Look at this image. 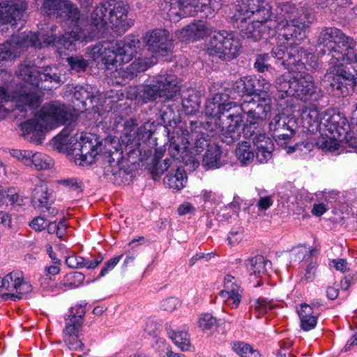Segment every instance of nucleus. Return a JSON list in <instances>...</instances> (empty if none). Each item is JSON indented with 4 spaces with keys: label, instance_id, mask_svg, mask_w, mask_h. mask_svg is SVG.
Returning <instances> with one entry per match:
<instances>
[{
    "label": "nucleus",
    "instance_id": "nucleus-24",
    "mask_svg": "<svg viewBox=\"0 0 357 357\" xmlns=\"http://www.w3.org/2000/svg\"><path fill=\"white\" fill-rule=\"evenodd\" d=\"M26 8V4L23 0L3 1L0 3V21L14 25L22 18Z\"/></svg>",
    "mask_w": 357,
    "mask_h": 357
},
{
    "label": "nucleus",
    "instance_id": "nucleus-14",
    "mask_svg": "<svg viewBox=\"0 0 357 357\" xmlns=\"http://www.w3.org/2000/svg\"><path fill=\"white\" fill-rule=\"evenodd\" d=\"M180 91L176 77L172 73L158 75L151 84L143 87L140 96L145 101L153 100L158 98L165 100L172 99Z\"/></svg>",
    "mask_w": 357,
    "mask_h": 357
},
{
    "label": "nucleus",
    "instance_id": "nucleus-51",
    "mask_svg": "<svg viewBox=\"0 0 357 357\" xmlns=\"http://www.w3.org/2000/svg\"><path fill=\"white\" fill-rule=\"evenodd\" d=\"M269 59L270 56L267 53L258 54L254 63L255 68L259 73H264L268 70L270 66L267 63V62L268 61Z\"/></svg>",
    "mask_w": 357,
    "mask_h": 357
},
{
    "label": "nucleus",
    "instance_id": "nucleus-42",
    "mask_svg": "<svg viewBox=\"0 0 357 357\" xmlns=\"http://www.w3.org/2000/svg\"><path fill=\"white\" fill-rule=\"evenodd\" d=\"M201 103L200 98L196 93L190 94L187 98L182 100V107L185 114L192 115L199 110Z\"/></svg>",
    "mask_w": 357,
    "mask_h": 357
},
{
    "label": "nucleus",
    "instance_id": "nucleus-63",
    "mask_svg": "<svg viewBox=\"0 0 357 357\" xmlns=\"http://www.w3.org/2000/svg\"><path fill=\"white\" fill-rule=\"evenodd\" d=\"M68 225L66 223V219L65 218H63L62 220H61L59 223L57 224V226H56V236L59 238L60 239H63L65 234H66V230L68 229Z\"/></svg>",
    "mask_w": 357,
    "mask_h": 357
},
{
    "label": "nucleus",
    "instance_id": "nucleus-3",
    "mask_svg": "<svg viewBox=\"0 0 357 357\" xmlns=\"http://www.w3.org/2000/svg\"><path fill=\"white\" fill-rule=\"evenodd\" d=\"M318 45L326 48L321 49V54L326 51L331 54L326 80L337 96H347L357 84L354 75L345 66L347 61L357 63V54L352 51L355 46L354 40L337 28L327 27L320 32Z\"/></svg>",
    "mask_w": 357,
    "mask_h": 357
},
{
    "label": "nucleus",
    "instance_id": "nucleus-62",
    "mask_svg": "<svg viewBox=\"0 0 357 357\" xmlns=\"http://www.w3.org/2000/svg\"><path fill=\"white\" fill-rule=\"evenodd\" d=\"M172 159H165L162 162H155V172L156 174H162L172 165Z\"/></svg>",
    "mask_w": 357,
    "mask_h": 357
},
{
    "label": "nucleus",
    "instance_id": "nucleus-47",
    "mask_svg": "<svg viewBox=\"0 0 357 357\" xmlns=\"http://www.w3.org/2000/svg\"><path fill=\"white\" fill-rule=\"evenodd\" d=\"M200 200L204 203L203 208L205 211H208L217 204V195L210 190H202L199 196Z\"/></svg>",
    "mask_w": 357,
    "mask_h": 357
},
{
    "label": "nucleus",
    "instance_id": "nucleus-13",
    "mask_svg": "<svg viewBox=\"0 0 357 357\" xmlns=\"http://www.w3.org/2000/svg\"><path fill=\"white\" fill-rule=\"evenodd\" d=\"M240 47L241 43L237 34L227 31L215 30L206 44V50L209 55L225 61L236 57Z\"/></svg>",
    "mask_w": 357,
    "mask_h": 357
},
{
    "label": "nucleus",
    "instance_id": "nucleus-35",
    "mask_svg": "<svg viewBox=\"0 0 357 357\" xmlns=\"http://www.w3.org/2000/svg\"><path fill=\"white\" fill-rule=\"evenodd\" d=\"M203 164L208 168H219L223 165L221 161V151L218 146H209L203 157Z\"/></svg>",
    "mask_w": 357,
    "mask_h": 357
},
{
    "label": "nucleus",
    "instance_id": "nucleus-6",
    "mask_svg": "<svg viewBox=\"0 0 357 357\" xmlns=\"http://www.w3.org/2000/svg\"><path fill=\"white\" fill-rule=\"evenodd\" d=\"M18 76L24 81V86L17 99L15 110L24 112L22 116L28 112L33 114L38 108L41 102V90H51L61 82L56 66H46L41 72L36 66L24 63L20 66Z\"/></svg>",
    "mask_w": 357,
    "mask_h": 357
},
{
    "label": "nucleus",
    "instance_id": "nucleus-28",
    "mask_svg": "<svg viewBox=\"0 0 357 357\" xmlns=\"http://www.w3.org/2000/svg\"><path fill=\"white\" fill-rule=\"evenodd\" d=\"M248 271L257 278L263 277L271 266V262L262 255H257L245 261Z\"/></svg>",
    "mask_w": 357,
    "mask_h": 357
},
{
    "label": "nucleus",
    "instance_id": "nucleus-17",
    "mask_svg": "<svg viewBox=\"0 0 357 357\" xmlns=\"http://www.w3.org/2000/svg\"><path fill=\"white\" fill-rule=\"evenodd\" d=\"M32 286L24 280L23 273L16 270L0 278V297L4 301H16L31 292Z\"/></svg>",
    "mask_w": 357,
    "mask_h": 357
},
{
    "label": "nucleus",
    "instance_id": "nucleus-39",
    "mask_svg": "<svg viewBox=\"0 0 357 357\" xmlns=\"http://www.w3.org/2000/svg\"><path fill=\"white\" fill-rule=\"evenodd\" d=\"M33 155L31 166H34L36 169L45 170L53 167L54 161L47 155L40 152H33Z\"/></svg>",
    "mask_w": 357,
    "mask_h": 357
},
{
    "label": "nucleus",
    "instance_id": "nucleus-57",
    "mask_svg": "<svg viewBox=\"0 0 357 357\" xmlns=\"http://www.w3.org/2000/svg\"><path fill=\"white\" fill-rule=\"evenodd\" d=\"M58 183L75 191L80 188L82 182L78 181L76 178H68L59 180Z\"/></svg>",
    "mask_w": 357,
    "mask_h": 357
},
{
    "label": "nucleus",
    "instance_id": "nucleus-9",
    "mask_svg": "<svg viewBox=\"0 0 357 357\" xmlns=\"http://www.w3.org/2000/svg\"><path fill=\"white\" fill-rule=\"evenodd\" d=\"M128 6L123 1L109 0L100 3L91 14L92 24L96 34L108 25L118 35L124 33L132 25L128 20Z\"/></svg>",
    "mask_w": 357,
    "mask_h": 357
},
{
    "label": "nucleus",
    "instance_id": "nucleus-56",
    "mask_svg": "<svg viewBox=\"0 0 357 357\" xmlns=\"http://www.w3.org/2000/svg\"><path fill=\"white\" fill-rule=\"evenodd\" d=\"M122 256H116L107 261L104 267L101 269L99 277H103L112 271L120 261Z\"/></svg>",
    "mask_w": 357,
    "mask_h": 357
},
{
    "label": "nucleus",
    "instance_id": "nucleus-31",
    "mask_svg": "<svg viewBox=\"0 0 357 357\" xmlns=\"http://www.w3.org/2000/svg\"><path fill=\"white\" fill-rule=\"evenodd\" d=\"M81 327L66 324L63 330V340L70 350H79L83 347V343L79 337Z\"/></svg>",
    "mask_w": 357,
    "mask_h": 357
},
{
    "label": "nucleus",
    "instance_id": "nucleus-36",
    "mask_svg": "<svg viewBox=\"0 0 357 357\" xmlns=\"http://www.w3.org/2000/svg\"><path fill=\"white\" fill-rule=\"evenodd\" d=\"M84 279V275L80 272H73L67 274L63 280L60 284H56L54 286H51L50 291L53 293H56L62 289L63 287L78 286Z\"/></svg>",
    "mask_w": 357,
    "mask_h": 357
},
{
    "label": "nucleus",
    "instance_id": "nucleus-19",
    "mask_svg": "<svg viewBox=\"0 0 357 357\" xmlns=\"http://www.w3.org/2000/svg\"><path fill=\"white\" fill-rule=\"evenodd\" d=\"M271 7L264 0H240L234 6L232 15L245 17H255L262 21L269 20L271 16Z\"/></svg>",
    "mask_w": 357,
    "mask_h": 357
},
{
    "label": "nucleus",
    "instance_id": "nucleus-25",
    "mask_svg": "<svg viewBox=\"0 0 357 357\" xmlns=\"http://www.w3.org/2000/svg\"><path fill=\"white\" fill-rule=\"evenodd\" d=\"M291 96H294L303 101L310 99L314 93L312 77L309 74H301L292 79Z\"/></svg>",
    "mask_w": 357,
    "mask_h": 357
},
{
    "label": "nucleus",
    "instance_id": "nucleus-12",
    "mask_svg": "<svg viewBox=\"0 0 357 357\" xmlns=\"http://www.w3.org/2000/svg\"><path fill=\"white\" fill-rule=\"evenodd\" d=\"M269 132L274 138L278 145L286 149L287 153L294 152L306 154L310 152L313 145L309 142H301L294 146H287L295 135V131L287 123V118L282 114H277L269 123Z\"/></svg>",
    "mask_w": 357,
    "mask_h": 357
},
{
    "label": "nucleus",
    "instance_id": "nucleus-22",
    "mask_svg": "<svg viewBox=\"0 0 357 357\" xmlns=\"http://www.w3.org/2000/svg\"><path fill=\"white\" fill-rule=\"evenodd\" d=\"M144 41L149 51L161 55L169 51L172 47V39L165 29H156L147 32L144 37Z\"/></svg>",
    "mask_w": 357,
    "mask_h": 357
},
{
    "label": "nucleus",
    "instance_id": "nucleus-44",
    "mask_svg": "<svg viewBox=\"0 0 357 357\" xmlns=\"http://www.w3.org/2000/svg\"><path fill=\"white\" fill-rule=\"evenodd\" d=\"M90 89L80 87L78 90H76L74 96L76 99L79 100L82 103H84L86 100H89L91 103H93L99 100L100 97L102 94L99 91H93L89 90Z\"/></svg>",
    "mask_w": 357,
    "mask_h": 357
},
{
    "label": "nucleus",
    "instance_id": "nucleus-32",
    "mask_svg": "<svg viewBox=\"0 0 357 357\" xmlns=\"http://www.w3.org/2000/svg\"><path fill=\"white\" fill-rule=\"evenodd\" d=\"M51 201V193L49 192L48 186L46 183L40 181L36 185L32 192V202L38 207H43L49 204Z\"/></svg>",
    "mask_w": 357,
    "mask_h": 357
},
{
    "label": "nucleus",
    "instance_id": "nucleus-40",
    "mask_svg": "<svg viewBox=\"0 0 357 357\" xmlns=\"http://www.w3.org/2000/svg\"><path fill=\"white\" fill-rule=\"evenodd\" d=\"M236 154L238 160L243 165H248L254 158V153L250 149V145L246 142H243L238 144L236 150Z\"/></svg>",
    "mask_w": 357,
    "mask_h": 357
},
{
    "label": "nucleus",
    "instance_id": "nucleus-23",
    "mask_svg": "<svg viewBox=\"0 0 357 357\" xmlns=\"http://www.w3.org/2000/svg\"><path fill=\"white\" fill-rule=\"evenodd\" d=\"M214 31L206 22L195 21L178 30L176 33V36L181 41H195L208 35L212 36Z\"/></svg>",
    "mask_w": 357,
    "mask_h": 357
},
{
    "label": "nucleus",
    "instance_id": "nucleus-30",
    "mask_svg": "<svg viewBox=\"0 0 357 357\" xmlns=\"http://www.w3.org/2000/svg\"><path fill=\"white\" fill-rule=\"evenodd\" d=\"M297 312L300 318L301 327L303 331H309L316 326L317 315L314 314L312 307L310 305L301 304Z\"/></svg>",
    "mask_w": 357,
    "mask_h": 357
},
{
    "label": "nucleus",
    "instance_id": "nucleus-53",
    "mask_svg": "<svg viewBox=\"0 0 357 357\" xmlns=\"http://www.w3.org/2000/svg\"><path fill=\"white\" fill-rule=\"evenodd\" d=\"M68 62L71 68L77 72L84 71L87 66V61L81 56L68 57Z\"/></svg>",
    "mask_w": 357,
    "mask_h": 357
},
{
    "label": "nucleus",
    "instance_id": "nucleus-20",
    "mask_svg": "<svg viewBox=\"0 0 357 357\" xmlns=\"http://www.w3.org/2000/svg\"><path fill=\"white\" fill-rule=\"evenodd\" d=\"M243 291L239 280L231 275H227L224 278V289L219 295L225 305L236 309L241 303Z\"/></svg>",
    "mask_w": 357,
    "mask_h": 357
},
{
    "label": "nucleus",
    "instance_id": "nucleus-49",
    "mask_svg": "<svg viewBox=\"0 0 357 357\" xmlns=\"http://www.w3.org/2000/svg\"><path fill=\"white\" fill-rule=\"evenodd\" d=\"M10 155L26 166L31 167L33 151L30 150L10 149Z\"/></svg>",
    "mask_w": 357,
    "mask_h": 357
},
{
    "label": "nucleus",
    "instance_id": "nucleus-52",
    "mask_svg": "<svg viewBox=\"0 0 357 357\" xmlns=\"http://www.w3.org/2000/svg\"><path fill=\"white\" fill-rule=\"evenodd\" d=\"M211 98L213 99V101L217 102L220 106L225 107L226 109H230L234 106V102L231 101L229 96L226 93H217Z\"/></svg>",
    "mask_w": 357,
    "mask_h": 357
},
{
    "label": "nucleus",
    "instance_id": "nucleus-29",
    "mask_svg": "<svg viewBox=\"0 0 357 357\" xmlns=\"http://www.w3.org/2000/svg\"><path fill=\"white\" fill-rule=\"evenodd\" d=\"M165 185L176 191L182 190L187 183V176L182 167L172 169L164 178Z\"/></svg>",
    "mask_w": 357,
    "mask_h": 357
},
{
    "label": "nucleus",
    "instance_id": "nucleus-54",
    "mask_svg": "<svg viewBox=\"0 0 357 357\" xmlns=\"http://www.w3.org/2000/svg\"><path fill=\"white\" fill-rule=\"evenodd\" d=\"M255 310L258 313L256 317L258 318L261 314L266 313L273 308V305L263 298H259L255 301Z\"/></svg>",
    "mask_w": 357,
    "mask_h": 357
},
{
    "label": "nucleus",
    "instance_id": "nucleus-5",
    "mask_svg": "<svg viewBox=\"0 0 357 357\" xmlns=\"http://www.w3.org/2000/svg\"><path fill=\"white\" fill-rule=\"evenodd\" d=\"M139 43V40L133 36H127L122 40L104 41L93 47V59L101 58L111 77L122 80L131 79L137 73L146 70L157 62L154 56L151 61L138 59L128 66L123 67L137 53Z\"/></svg>",
    "mask_w": 357,
    "mask_h": 357
},
{
    "label": "nucleus",
    "instance_id": "nucleus-7",
    "mask_svg": "<svg viewBox=\"0 0 357 357\" xmlns=\"http://www.w3.org/2000/svg\"><path fill=\"white\" fill-rule=\"evenodd\" d=\"M301 119L307 131L321 133L317 144L322 149L335 151L339 146L338 142L348 139L350 126L347 119L340 113H320L315 105H309L303 109Z\"/></svg>",
    "mask_w": 357,
    "mask_h": 357
},
{
    "label": "nucleus",
    "instance_id": "nucleus-21",
    "mask_svg": "<svg viewBox=\"0 0 357 357\" xmlns=\"http://www.w3.org/2000/svg\"><path fill=\"white\" fill-rule=\"evenodd\" d=\"M263 120L260 122L259 128L255 130V133L248 138L255 135L253 145L255 149L256 158L260 163H266L272 158V152L274 149V144L272 139L267 137L265 133H259ZM243 133V124L241 128V133ZM245 138L247 137L243 135Z\"/></svg>",
    "mask_w": 357,
    "mask_h": 357
},
{
    "label": "nucleus",
    "instance_id": "nucleus-58",
    "mask_svg": "<svg viewBox=\"0 0 357 357\" xmlns=\"http://www.w3.org/2000/svg\"><path fill=\"white\" fill-rule=\"evenodd\" d=\"M174 110L171 105H164L160 109V116L164 122H170L174 119Z\"/></svg>",
    "mask_w": 357,
    "mask_h": 357
},
{
    "label": "nucleus",
    "instance_id": "nucleus-10",
    "mask_svg": "<svg viewBox=\"0 0 357 357\" xmlns=\"http://www.w3.org/2000/svg\"><path fill=\"white\" fill-rule=\"evenodd\" d=\"M314 16L307 13H298L296 6L289 2H279L277 6L276 26L280 36L286 40L305 37V29L312 22Z\"/></svg>",
    "mask_w": 357,
    "mask_h": 357
},
{
    "label": "nucleus",
    "instance_id": "nucleus-43",
    "mask_svg": "<svg viewBox=\"0 0 357 357\" xmlns=\"http://www.w3.org/2000/svg\"><path fill=\"white\" fill-rule=\"evenodd\" d=\"M256 82H257L256 92L258 93V100L257 101H259L261 98H266L269 103H271L270 97L272 95L273 89L271 83L262 76H259L258 79H256ZM270 105H271V104Z\"/></svg>",
    "mask_w": 357,
    "mask_h": 357
},
{
    "label": "nucleus",
    "instance_id": "nucleus-41",
    "mask_svg": "<svg viewBox=\"0 0 357 357\" xmlns=\"http://www.w3.org/2000/svg\"><path fill=\"white\" fill-rule=\"evenodd\" d=\"M169 336L181 350L187 351L190 347V335L186 331H170Z\"/></svg>",
    "mask_w": 357,
    "mask_h": 357
},
{
    "label": "nucleus",
    "instance_id": "nucleus-11",
    "mask_svg": "<svg viewBox=\"0 0 357 357\" xmlns=\"http://www.w3.org/2000/svg\"><path fill=\"white\" fill-rule=\"evenodd\" d=\"M137 120L130 119L124 122V127L121 136V146L129 158L142 160V142L150 139L153 133L155 122L148 121L141 127H137Z\"/></svg>",
    "mask_w": 357,
    "mask_h": 357
},
{
    "label": "nucleus",
    "instance_id": "nucleus-48",
    "mask_svg": "<svg viewBox=\"0 0 357 357\" xmlns=\"http://www.w3.org/2000/svg\"><path fill=\"white\" fill-rule=\"evenodd\" d=\"M154 347L160 357H181L180 354L174 353L163 339H157Z\"/></svg>",
    "mask_w": 357,
    "mask_h": 357
},
{
    "label": "nucleus",
    "instance_id": "nucleus-50",
    "mask_svg": "<svg viewBox=\"0 0 357 357\" xmlns=\"http://www.w3.org/2000/svg\"><path fill=\"white\" fill-rule=\"evenodd\" d=\"M292 79L285 75L278 77L275 81V88L288 96H291V91L293 89L291 87Z\"/></svg>",
    "mask_w": 357,
    "mask_h": 357
},
{
    "label": "nucleus",
    "instance_id": "nucleus-15",
    "mask_svg": "<svg viewBox=\"0 0 357 357\" xmlns=\"http://www.w3.org/2000/svg\"><path fill=\"white\" fill-rule=\"evenodd\" d=\"M168 15L171 20L195 15L208 6L213 11L218 10L223 0H171Z\"/></svg>",
    "mask_w": 357,
    "mask_h": 357
},
{
    "label": "nucleus",
    "instance_id": "nucleus-2",
    "mask_svg": "<svg viewBox=\"0 0 357 357\" xmlns=\"http://www.w3.org/2000/svg\"><path fill=\"white\" fill-rule=\"evenodd\" d=\"M39 116L47 128L64 124L68 126L52 139L54 149L60 152H67L78 165H89L95 162L101 151V142L91 133H71L70 127L75 122L76 116L64 104L58 101L45 104Z\"/></svg>",
    "mask_w": 357,
    "mask_h": 357
},
{
    "label": "nucleus",
    "instance_id": "nucleus-46",
    "mask_svg": "<svg viewBox=\"0 0 357 357\" xmlns=\"http://www.w3.org/2000/svg\"><path fill=\"white\" fill-rule=\"evenodd\" d=\"M315 250L310 249L305 245H299L292 250L291 253V258L295 261H301L307 260L313 255Z\"/></svg>",
    "mask_w": 357,
    "mask_h": 357
},
{
    "label": "nucleus",
    "instance_id": "nucleus-34",
    "mask_svg": "<svg viewBox=\"0 0 357 357\" xmlns=\"http://www.w3.org/2000/svg\"><path fill=\"white\" fill-rule=\"evenodd\" d=\"M229 109H226L225 107L220 106V105L218 104L217 102L213 101L212 98L208 99V100L206 102L205 106V113L207 116H218V120L220 121L219 123H222V129H221V138H223V131H224V127H225V124L224 122H225V120L227 119V116H221V114H223L225 112L229 111Z\"/></svg>",
    "mask_w": 357,
    "mask_h": 357
},
{
    "label": "nucleus",
    "instance_id": "nucleus-38",
    "mask_svg": "<svg viewBox=\"0 0 357 357\" xmlns=\"http://www.w3.org/2000/svg\"><path fill=\"white\" fill-rule=\"evenodd\" d=\"M84 314V306L82 305H76L71 307L68 317L66 319V324L75 326L77 327H82Z\"/></svg>",
    "mask_w": 357,
    "mask_h": 357
},
{
    "label": "nucleus",
    "instance_id": "nucleus-26",
    "mask_svg": "<svg viewBox=\"0 0 357 357\" xmlns=\"http://www.w3.org/2000/svg\"><path fill=\"white\" fill-rule=\"evenodd\" d=\"M104 158L107 165L105 169L107 174H112L115 176L121 177L126 173L123 151L112 146L106 149Z\"/></svg>",
    "mask_w": 357,
    "mask_h": 357
},
{
    "label": "nucleus",
    "instance_id": "nucleus-55",
    "mask_svg": "<svg viewBox=\"0 0 357 357\" xmlns=\"http://www.w3.org/2000/svg\"><path fill=\"white\" fill-rule=\"evenodd\" d=\"M180 303L177 298L169 297L164 299L160 303V308L167 312H172L177 309Z\"/></svg>",
    "mask_w": 357,
    "mask_h": 357
},
{
    "label": "nucleus",
    "instance_id": "nucleus-64",
    "mask_svg": "<svg viewBox=\"0 0 357 357\" xmlns=\"http://www.w3.org/2000/svg\"><path fill=\"white\" fill-rule=\"evenodd\" d=\"M195 208L193 205L189 202H184L178 208V213L181 215H184L195 211Z\"/></svg>",
    "mask_w": 357,
    "mask_h": 357
},
{
    "label": "nucleus",
    "instance_id": "nucleus-18",
    "mask_svg": "<svg viewBox=\"0 0 357 357\" xmlns=\"http://www.w3.org/2000/svg\"><path fill=\"white\" fill-rule=\"evenodd\" d=\"M272 56L282 60V65L289 72H300L304 68L302 61L307 55L306 51L298 45H278L272 49Z\"/></svg>",
    "mask_w": 357,
    "mask_h": 357
},
{
    "label": "nucleus",
    "instance_id": "nucleus-59",
    "mask_svg": "<svg viewBox=\"0 0 357 357\" xmlns=\"http://www.w3.org/2000/svg\"><path fill=\"white\" fill-rule=\"evenodd\" d=\"M243 239V229L238 228L231 230L227 237L229 243L231 245H236Z\"/></svg>",
    "mask_w": 357,
    "mask_h": 357
},
{
    "label": "nucleus",
    "instance_id": "nucleus-27",
    "mask_svg": "<svg viewBox=\"0 0 357 357\" xmlns=\"http://www.w3.org/2000/svg\"><path fill=\"white\" fill-rule=\"evenodd\" d=\"M46 129L47 128L39 115L38 119H31L21 124L23 135L27 136L29 141L37 144L42 143L44 130Z\"/></svg>",
    "mask_w": 357,
    "mask_h": 357
},
{
    "label": "nucleus",
    "instance_id": "nucleus-37",
    "mask_svg": "<svg viewBox=\"0 0 357 357\" xmlns=\"http://www.w3.org/2000/svg\"><path fill=\"white\" fill-rule=\"evenodd\" d=\"M197 326L202 331L208 335L218 328L217 319L209 313L202 314L197 319Z\"/></svg>",
    "mask_w": 357,
    "mask_h": 357
},
{
    "label": "nucleus",
    "instance_id": "nucleus-8",
    "mask_svg": "<svg viewBox=\"0 0 357 357\" xmlns=\"http://www.w3.org/2000/svg\"><path fill=\"white\" fill-rule=\"evenodd\" d=\"M205 131L203 124L198 121L191 122L190 127L185 129L176 128L168 147L171 156L178 160L179 155L183 158L184 153L189 152L192 155L201 153L208 146V135Z\"/></svg>",
    "mask_w": 357,
    "mask_h": 357
},
{
    "label": "nucleus",
    "instance_id": "nucleus-1",
    "mask_svg": "<svg viewBox=\"0 0 357 357\" xmlns=\"http://www.w3.org/2000/svg\"><path fill=\"white\" fill-rule=\"evenodd\" d=\"M42 9L47 16L59 18L68 24L70 31L59 38L53 34L39 36L31 31L15 34L0 45V64L13 59L29 47H43L52 45L61 55L66 50H75V40H89L98 36L93 26L81 17L77 6L69 0H44Z\"/></svg>",
    "mask_w": 357,
    "mask_h": 357
},
{
    "label": "nucleus",
    "instance_id": "nucleus-60",
    "mask_svg": "<svg viewBox=\"0 0 357 357\" xmlns=\"http://www.w3.org/2000/svg\"><path fill=\"white\" fill-rule=\"evenodd\" d=\"M330 266H333L337 271H340L342 273L349 270L348 263L344 259H333L331 261Z\"/></svg>",
    "mask_w": 357,
    "mask_h": 357
},
{
    "label": "nucleus",
    "instance_id": "nucleus-61",
    "mask_svg": "<svg viewBox=\"0 0 357 357\" xmlns=\"http://www.w3.org/2000/svg\"><path fill=\"white\" fill-rule=\"evenodd\" d=\"M30 226L36 231H40L46 228L47 221L44 218H35L30 223Z\"/></svg>",
    "mask_w": 357,
    "mask_h": 357
},
{
    "label": "nucleus",
    "instance_id": "nucleus-33",
    "mask_svg": "<svg viewBox=\"0 0 357 357\" xmlns=\"http://www.w3.org/2000/svg\"><path fill=\"white\" fill-rule=\"evenodd\" d=\"M102 261L101 257L88 259L79 256H70L66 259V265L71 268L93 269L97 267Z\"/></svg>",
    "mask_w": 357,
    "mask_h": 357
},
{
    "label": "nucleus",
    "instance_id": "nucleus-45",
    "mask_svg": "<svg viewBox=\"0 0 357 357\" xmlns=\"http://www.w3.org/2000/svg\"><path fill=\"white\" fill-rule=\"evenodd\" d=\"M232 348L241 357H260L257 350L245 342L234 343Z\"/></svg>",
    "mask_w": 357,
    "mask_h": 357
},
{
    "label": "nucleus",
    "instance_id": "nucleus-16",
    "mask_svg": "<svg viewBox=\"0 0 357 357\" xmlns=\"http://www.w3.org/2000/svg\"><path fill=\"white\" fill-rule=\"evenodd\" d=\"M231 22L234 27L238 29L243 38L252 39L254 41L260 40L265 37L266 30L277 29L275 20L272 21L270 19L262 21L261 19L254 17H245L238 15H232Z\"/></svg>",
    "mask_w": 357,
    "mask_h": 357
},
{
    "label": "nucleus",
    "instance_id": "nucleus-4",
    "mask_svg": "<svg viewBox=\"0 0 357 357\" xmlns=\"http://www.w3.org/2000/svg\"><path fill=\"white\" fill-rule=\"evenodd\" d=\"M255 77L240 78L233 85V90L244 98L241 104V113L229 114L223 131L222 142L230 144L238 140L243 123V133L248 137L255 133L260 122L265 120L271 111V106L266 98L257 101L252 96L256 93Z\"/></svg>",
    "mask_w": 357,
    "mask_h": 357
}]
</instances>
